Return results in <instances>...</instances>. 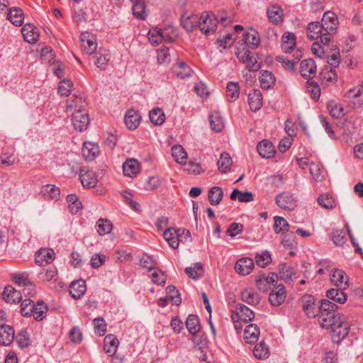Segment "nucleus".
Segmentation results:
<instances>
[{
	"label": "nucleus",
	"instance_id": "1",
	"mask_svg": "<svg viewBox=\"0 0 363 363\" xmlns=\"http://www.w3.org/2000/svg\"><path fill=\"white\" fill-rule=\"evenodd\" d=\"M84 103V101L82 97H76L72 104H67V109H76L75 113L72 115V123L74 129L79 132L85 130L89 123L88 114L85 112L84 113L82 110Z\"/></svg>",
	"mask_w": 363,
	"mask_h": 363
},
{
	"label": "nucleus",
	"instance_id": "2",
	"mask_svg": "<svg viewBox=\"0 0 363 363\" xmlns=\"http://www.w3.org/2000/svg\"><path fill=\"white\" fill-rule=\"evenodd\" d=\"M48 306L43 301H38L34 303L33 301L26 298L21 303V313L23 316L33 315V318H42L45 316Z\"/></svg>",
	"mask_w": 363,
	"mask_h": 363
},
{
	"label": "nucleus",
	"instance_id": "3",
	"mask_svg": "<svg viewBox=\"0 0 363 363\" xmlns=\"http://www.w3.org/2000/svg\"><path fill=\"white\" fill-rule=\"evenodd\" d=\"M300 306L308 318H318L319 314L318 311V306L315 302V298L309 294H306L300 299Z\"/></svg>",
	"mask_w": 363,
	"mask_h": 363
},
{
	"label": "nucleus",
	"instance_id": "4",
	"mask_svg": "<svg viewBox=\"0 0 363 363\" xmlns=\"http://www.w3.org/2000/svg\"><path fill=\"white\" fill-rule=\"evenodd\" d=\"M218 22L213 14L203 13L199 17V28L204 34H209L216 30Z\"/></svg>",
	"mask_w": 363,
	"mask_h": 363
},
{
	"label": "nucleus",
	"instance_id": "5",
	"mask_svg": "<svg viewBox=\"0 0 363 363\" xmlns=\"http://www.w3.org/2000/svg\"><path fill=\"white\" fill-rule=\"evenodd\" d=\"M320 26L324 32L335 33L338 26L337 15L332 11H326L322 18Z\"/></svg>",
	"mask_w": 363,
	"mask_h": 363
},
{
	"label": "nucleus",
	"instance_id": "6",
	"mask_svg": "<svg viewBox=\"0 0 363 363\" xmlns=\"http://www.w3.org/2000/svg\"><path fill=\"white\" fill-rule=\"evenodd\" d=\"M79 179L84 187L94 188L97 184L95 172L89 167H82L79 172Z\"/></svg>",
	"mask_w": 363,
	"mask_h": 363
},
{
	"label": "nucleus",
	"instance_id": "7",
	"mask_svg": "<svg viewBox=\"0 0 363 363\" xmlns=\"http://www.w3.org/2000/svg\"><path fill=\"white\" fill-rule=\"evenodd\" d=\"M296 197L294 194L283 192L276 197L277 204L283 209L293 210L296 206Z\"/></svg>",
	"mask_w": 363,
	"mask_h": 363
},
{
	"label": "nucleus",
	"instance_id": "8",
	"mask_svg": "<svg viewBox=\"0 0 363 363\" xmlns=\"http://www.w3.org/2000/svg\"><path fill=\"white\" fill-rule=\"evenodd\" d=\"M81 46L86 54H93L97 48L96 38L88 32L82 33L80 36Z\"/></svg>",
	"mask_w": 363,
	"mask_h": 363
},
{
	"label": "nucleus",
	"instance_id": "9",
	"mask_svg": "<svg viewBox=\"0 0 363 363\" xmlns=\"http://www.w3.org/2000/svg\"><path fill=\"white\" fill-rule=\"evenodd\" d=\"M55 252L50 248H41L35 254V262L40 266L51 263L54 259Z\"/></svg>",
	"mask_w": 363,
	"mask_h": 363
},
{
	"label": "nucleus",
	"instance_id": "10",
	"mask_svg": "<svg viewBox=\"0 0 363 363\" xmlns=\"http://www.w3.org/2000/svg\"><path fill=\"white\" fill-rule=\"evenodd\" d=\"M286 298V291L283 285L279 284L272 289L269 296V301L272 306L281 305Z\"/></svg>",
	"mask_w": 363,
	"mask_h": 363
},
{
	"label": "nucleus",
	"instance_id": "11",
	"mask_svg": "<svg viewBox=\"0 0 363 363\" xmlns=\"http://www.w3.org/2000/svg\"><path fill=\"white\" fill-rule=\"evenodd\" d=\"M338 306L328 299H323L318 308L319 316H328L335 318L334 313L337 310Z\"/></svg>",
	"mask_w": 363,
	"mask_h": 363
},
{
	"label": "nucleus",
	"instance_id": "12",
	"mask_svg": "<svg viewBox=\"0 0 363 363\" xmlns=\"http://www.w3.org/2000/svg\"><path fill=\"white\" fill-rule=\"evenodd\" d=\"M141 116L139 112L130 109L126 111L124 122L129 130H135L140 123Z\"/></svg>",
	"mask_w": 363,
	"mask_h": 363
},
{
	"label": "nucleus",
	"instance_id": "13",
	"mask_svg": "<svg viewBox=\"0 0 363 363\" xmlns=\"http://www.w3.org/2000/svg\"><path fill=\"white\" fill-rule=\"evenodd\" d=\"M333 328L332 333L333 337L335 341H339L340 340L344 339L348 334L350 328L349 324L341 319V320L337 321Z\"/></svg>",
	"mask_w": 363,
	"mask_h": 363
},
{
	"label": "nucleus",
	"instance_id": "14",
	"mask_svg": "<svg viewBox=\"0 0 363 363\" xmlns=\"http://www.w3.org/2000/svg\"><path fill=\"white\" fill-rule=\"evenodd\" d=\"M21 33L24 40L29 43H35L38 40V30L31 23L24 25L21 29Z\"/></svg>",
	"mask_w": 363,
	"mask_h": 363
},
{
	"label": "nucleus",
	"instance_id": "15",
	"mask_svg": "<svg viewBox=\"0 0 363 363\" xmlns=\"http://www.w3.org/2000/svg\"><path fill=\"white\" fill-rule=\"evenodd\" d=\"M300 72L306 79L312 78L316 72V65L313 59H306L301 62Z\"/></svg>",
	"mask_w": 363,
	"mask_h": 363
},
{
	"label": "nucleus",
	"instance_id": "16",
	"mask_svg": "<svg viewBox=\"0 0 363 363\" xmlns=\"http://www.w3.org/2000/svg\"><path fill=\"white\" fill-rule=\"evenodd\" d=\"M86 291V284L82 279L74 281L69 285V294L74 299L82 298L85 294Z\"/></svg>",
	"mask_w": 363,
	"mask_h": 363
},
{
	"label": "nucleus",
	"instance_id": "17",
	"mask_svg": "<svg viewBox=\"0 0 363 363\" xmlns=\"http://www.w3.org/2000/svg\"><path fill=\"white\" fill-rule=\"evenodd\" d=\"M94 58V64L101 70H105L111 60V54L108 50L100 48L96 52Z\"/></svg>",
	"mask_w": 363,
	"mask_h": 363
},
{
	"label": "nucleus",
	"instance_id": "18",
	"mask_svg": "<svg viewBox=\"0 0 363 363\" xmlns=\"http://www.w3.org/2000/svg\"><path fill=\"white\" fill-rule=\"evenodd\" d=\"M331 282L339 288L346 289L349 286V279L344 271L335 269L330 278Z\"/></svg>",
	"mask_w": 363,
	"mask_h": 363
},
{
	"label": "nucleus",
	"instance_id": "19",
	"mask_svg": "<svg viewBox=\"0 0 363 363\" xmlns=\"http://www.w3.org/2000/svg\"><path fill=\"white\" fill-rule=\"evenodd\" d=\"M254 267V262L248 257L240 259L235 264V271L241 275H247L250 273Z\"/></svg>",
	"mask_w": 363,
	"mask_h": 363
},
{
	"label": "nucleus",
	"instance_id": "20",
	"mask_svg": "<svg viewBox=\"0 0 363 363\" xmlns=\"http://www.w3.org/2000/svg\"><path fill=\"white\" fill-rule=\"evenodd\" d=\"M257 150L259 155L263 158H272L275 154L274 146L267 140L259 142L257 146Z\"/></svg>",
	"mask_w": 363,
	"mask_h": 363
},
{
	"label": "nucleus",
	"instance_id": "21",
	"mask_svg": "<svg viewBox=\"0 0 363 363\" xmlns=\"http://www.w3.org/2000/svg\"><path fill=\"white\" fill-rule=\"evenodd\" d=\"M267 14L269 21L273 24L278 25L284 21L283 10L277 5H273L268 8Z\"/></svg>",
	"mask_w": 363,
	"mask_h": 363
},
{
	"label": "nucleus",
	"instance_id": "22",
	"mask_svg": "<svg viewBox=\"0 0 363 363\" xmlns=\"http://www.w3.org/2000/svg\"><path fill=\"white\" fill-rule=\"evenodd\" d=\"M14 339V330L11 326L1 325L0 326V343L2 345H10Z\"/></svg>",
	"mask_w": 363,
	"mask_h": 363
},
{
	"label": "nucleus",
	"instance_id": "23",
	"mask_svg": "<svg viewBox=\"0 0 363 363\" xmlns=\"http://www.w3.org/2000/svg\"><path fill=\"white\" fill-rule=\"evenodd\" d=\"M118 345L119 341L116 335L110 334L105 337L104 350L109 356H113L116 354Z\"/></svg>",
	"mask_w": 363,
	"mask_h": 363
},
{
	"label": "nucleus",
	"instance_id": "24",
	"mask_svg": "<svg viewBox=\"0 0 363 363\" xmlns=\"http://www.w3.org/2000/svg\"><path fill=\"white\" fill-rule=\"evenodd\" d=\"M249 106L253 111H257L262 107V95L259 89H253L248 94Z\"/></svg>",
	"mask_w": 363,
	"mask_h": 363
},
{
	"label": "nucleus",
	"instance_id": "25",
	"mask_svg": "<svg viewBox=\"0 0 363 363\" xmlns=\"http://www.w3.org/2000/svg\"><path fill=\"white\" fill-rule=\"evenodd\" d=\"M99 152V146L91 142H85L82 147V155L86 160L91 161L94 160Z\"/></svg>",
	"mask_w": 363,
	"mask_h": 363
},
{
	"label": "nucleus",
	"instance_id": "26",
	"mask_svg": "<svg viewBox=\"0 0 363 363\" xmlns=\"http://www.w3.org/2000/svg\"><path fill=\"white\" fill-rule=\"evenodd\" d=\"M345 289H343V288H338V289H330L327 291L326 292V296L340 304L345 303L347 300V296L344 292Z\"/></svg>",
	"mask_w": 363,
	"mask_h": 363
},
{
	"label": "nucleus",
	"instance_id": "27",
	"mask_svg": "<svg viewBox=\"0 0 363 363\" xmlns=\"http://www.w3.org/2000/svg\"><path fill=\"white\" fill-rule=\"evenodd\" d=\"M7 18L16 26H21L23 23V11L19 7L9 9Z\"/></svg>",
	"mask_w": 363,
	"mask_h": 363
},
{
	"label": "nucleus",
	"instance_id": "28",
	"mask_svg": "<svg viewBox=\"0 0 363 363\" xmlns=\"http://www.w3.org/2000/svg\"><path fill=\"white\" fill-rule=\"evenodd\" d=\"M2 296L7 303H16L21 299V292L11 286H7L4 288Z\"/></svg>",
	"mask_w": 363,
	"mask_h": 363
},
{
	"label": "nucleus",
	"instance_id": "29",
	"mask_svg": "<svg viewBox=\"0 0 363 363\" xmlns=\"http://www.w3.org/2000/svg\"><path fill=\"white\" fill-rule=\"evenodd\" d=\"M181 23L186 31H192L199 24V17L197 15H183L181 18Z\"/></svg>",
	"mask_w": 363,
	"mask_h": 363
},
{
	"label": "nucleus",
	"instance_id": "30",
	"mask_svg": "<svg viewBox=\"0 0 363 363\" xmlns=\"http://www.w3.org/2000/svg\"><path fill=\"white\" fill-rule=\"evenodd\" d=\"M173 70L174 72L177 74V77L180 79L189 77L193 72L191 67L182 61L175 64L173 67Z\"/></svg>",
	"mask_w": 363,
	"mask_h": 363
},
{
	"label": "nucleus",
	"instance_id": "31",
	"mask_svg": "<svg viewBox=\"0 0 363 363\" xmlns=\"http://www.w3.org/2000/svg\"><path fill=\"white\" fill-rule=\"evenodd\" d=\"M243 40L245 46H247L251 49L256 48L260 43V39L257 32L252 29L245 33Z\"/></svg>",
	"mask_w": 363,
	"mask_h": 363
},
{
	"label": "nucleus",
	"instance_id": "32",
	"mask_svg": "<svg viewBox=\"0 0 363 363\" xmlns=\"http://www.w3.org/2000/svg\"><path fill=\"white\" fill-rule=\"evenodd\" d=\"M259 335V329L255 324H250L244 330V337L250 343L255 342Z\"/></svg>",
	"mask_w": 363,
	"mask_h": 363
},
{
	"label": "nucleus",
	"instance_id": "33",
	"mask_svg": "<svg viewBox=\"0 0 363 363\" xmlns=\"http://www.w3.org/2000/svg\"><path fill=\"white\" fill-rule=\"evenodd\" d=\"M296 36L294 33H285L281 38V48L285 52H291L296 46Z\"/></svg>",
	"mask_w": 363,
	"mask_h": 363
},
{
	"label": "nucleus",
	"instance_id": "34",
	"mask_svg": "<svg viewBox=\"0 0 363 363\" xmlns=\"http://www.w3.org/2000/svg\"><path fill=\"white\" fill-rule=\"evenodd\" d=\"M177 233L176 229L173 228L167 229L163 233L164 238L173 249L178 248L179 245V238Z\"/></svg>",
	"mask_w": 363,
	"mask_h": 363
},
{
	"label": "nucleus",
	"instance_id": "35",
	"mask_svg": "<svg viewBox=\"0 0 363 363\" xmlns=\"http://www.w3.org/2000/svg\"><path fill=\"white\" fill-rule=\"evenodd\" d=\"M123 170L125 176L135 175L139 172V163L134 159L127 160L123 164Z\"/></svg>",
	"mask_w": 363,
	"mask_h": 363
},
{
	"label": "nucleus",
	"instance_id": "36",
	"mask_svg": "<svg viewBox=\"0 0 363 363\" xmlns=\"http://www.w3.org/2000/svg\"><path fill=\"white\" fill-rule=\"evenodd\" d=\"M324 32L320 26V23L318 21L311 22L307 27V36L311 40H317L321 33Z\"/></svg>",
	"mask_w": 363,
	"mask_h": 363
},
{
	"label": "nucleus",
	"instance_id": "37",
	"mask_svg": "<svg viewBox=\"0 0 363 363\" xmlns=\"http://www.w3.org/2000/svg\"><path fill=\"white\" fill-rule=\"evenodd\" d=\"M259 82L262 89H267L275 83V78L272 73L267 70L260 72Z\"/></svg>",
	"mask_w": 363,
	"mask_h": 363
},
{
	"label": "nucleus",
	"instance_id": "38",
	"mask_svg": "<svg viewBox=\"0 0 363 363\" xmlns=\"http://www.w3.org/2000/svg\"><path fill=\"white\" fill-rule=\"evenodd\" d=\"M133 13L135 18L140 20H145L147 16L146 5L142 0L133 3Z\"/></svg>",
	"mask_w": 363,
	"mask_h": 363
},
{
	"label": "nucleus",
	"instance_id": "39",
	"mask_svg": "<svg viewBox=\"0 0 363 363\" xmlns=\"http://www.w3.org/2000/svg\"><path fill=\"white\" fill-rule=\"evenodd\" d=\"M150 121L155 125H161L165 121V115L160 108H155L149 113Z\"/></svg>",
	"mask_w": 363,
	"mask_h": 363
},
{
	"label": "nucleus",
	"instance_id": "40",
	"mask_svg": "<svg viewBox=\"0 0 363 363\" xmlns=\"http://www.w3.org/2000/svg\"><path fill=\"white\" fill-rule=\"evenodd\" d=\"M184 271L188 277L193 279L201 278L204 274L203 265L201 263H195L193 267H186Z\"/></svg>",
	"mask_w": 363,
	"mask_h": 363
},
{
	"label": "nucleus",
	"instance_id": "41",
	"mask_svg": "<svg viewBox=\"0 0 363 363\" xmlns=\"http://www.w3.org/2000/svg\"><path fill=\"white\" fill-rule=\"evenodd\" d=\"M210 125L213 130L220 132L223 128V118L218 111L213 112L209 117Z\"/></svg>",
	"mask_w": 363,
	"mask_h": 363
},
{
	"label": "nucleus",
	"instance_id": "42",
	"mask_svg": "<svg viewBox=\"0 0 363 363\" xmlns=\"http://www.w3.org/2000/svg\"><path fill=\"white\" fill-rule=\"evenodd\" d=\"M230 199H238L240 202H250L253 201L254 196L251 192L249 191H240L238 189H234L230 194Z\"/></svg>",
	"mask_w": 363,
	"mask_h": 363
},
{
	"label": "nucleus",
	"instance_id": "43",
	"mask_svg": "<svg viewBox=\"0 0 363 363\" xmlns=\"http://www.w3.org/2000/svg\"><path fill=\"white\" fill-rule=\"evenodd\" d=\"M223 192L220 187L213 186L208 191V200L211 205L218 204L223 199Z\"/></svg>",
	"mask_w": 363,
	"mask_h": 363
},
{
	"label": "nucleus",
	"instance_id": "44",
	"mask_svg": "<svg viewBox=\"0 0 363 363\" xmlns=\"http://www.w3.org/2000/svg\"><path fill=\"white\" fill-rule=\"evenodd\" d=\"M217 164L219 171L222 173H226L230 170L232 165V160L228 153L223 152L220 155Z\"/></svg>",
	"mask_w": 363,
	"mask_h": 363
},
{
	"label": "nucleus",
	"instance_id": "45",
	"mask_svg": "<svg viewBox=\"0 0 363 363\" xmlns=\"http://www.w3.org/2000/svg\"><path fill=\"white\" fill-rule=\"evenodd\" d=\"M172 155L175 161L179 164H185L187 154L181 145H174L172 148Z\"/></svg>",
	"mask_w": 363,
	"mask_h": 363
},
{
	"label": "nucleus",
	"instance_id": "46",
	"mask_svg": "<svg viewBox=\"0 0 363 363\" xmlns=\"http://www.w3.org/2000/svg\"><path fill=\"white\" fill-rule=\"evenodd\" d=\"M96 228L98 233L103 235L111 233L113 225L110 220L100 218L96 224Z\"/></svg>",
	"mask_w": 363,
	"mask_h": 363
},
{
	"label": "nucleus",
	"instance_id": "47",
	"mask_svg": "<svg viewBox=\"0 0 363 363\" xmlns=\"http://www.w3.org/2000/svg\"><path fill=\"white\" fill-rule=\"evenodd\" d=\"M43 195L48 199H57L60 196V189L52 184H47L41 189Z\"/></svg>",
	"mask_w": 363,
	"mask_h": 363
},
{
	"label": "nucleus",
	"instance_id": "48",
	"mask_svg": "<svg viewBox=\"0 0 363 363\" xmlns=\"http://www.w3.org/2000/svg\"><path fill=\"white\" fill-rule=\"evenodd\" d=\"M164 38V30H157V28L151 29L148 33L149 40L153 45H158Z\"/></svg>",
	"mask_w": 363,
	"mask_h": 363
},
{
	"label": "nucleus",
	"instance_id": "49",
	"mask_svg": "<svg viewBox=\"0 0 363 363\" xmlns=\"http://www.w3.org/2000/svg\"><path fill=\"white\" fill-rule=\"evenodd\" d=\"M240 88L238 82H230L227 84L226 95L232 101L236 100L239 97Z\"/></svg>",
	"mask_w": 363,
	"mask_h": 363
},
{
	"label": "nucleus",
	"instance_id": "50",
	"mask_svg": "<svg viewBox=\"0 0 363 363\" xmlns=\"http://www.w3.org/2000/svg\"><path fill=\"white\" fill-rule=\"evenodd\" d=\"M253 354L255 357L264 359L269 357V349L264 342H260L253 349Z\"/></svg>",
	"mask_w": 363,
	"mask_h": 363
},
{
	"label": "nucleus",
	"instance_id": "51",
	"mask_svg": "<svg viewBox=\"0 0 363 363\" xmlns=\"http://www.w3.org/2000/svg\"><path fill=\"white\" fill-rule=\"evenodd\" d=\"M235 313L237 318H255V313L242 303L236 306Z\"/></svg>",
	"mask_w": 363,
	"mask_h": 363
},
{
	"label": "nucleus",
	"instance_id": "52",
	"mask_svg": "<svg viewBox=\"0 0 363 363\" xmlns=\"http://www.w3.org/2000/svg\"><path fill=\"white\" fill-rule=\"evenodd\" d=\"M166 297H168V298L170 299L174 305L178 306L181 303L182 298L180 297V294L174 286H168L166 288Z\"/></svg>",
	"mask_w": 363,
	"mask_h": 363
},
{
	"label": "nucleus",
	"instance_id": "53",
	"mask_svg": "<svg viewBox=\"0 0 363 363\" xmlns=\"http://www.w3.org/2000/svg\"><path fill=\"white\" fill-rule=\"evenodd\" d=\"M73 84L70 80L63 79L60 82L58 93L61 96H68L72 89Z\"/></svg>",
	"mask_w": 363,
	"mask_h": 363
},
{
	"label": "nucleus",
	"instance_id": "54",
	"mask_svg": "<svg viewBox=\"0 0 363 363\" xmlns=\"http://www.w3.org/2000/svg\"><path fill=\"white\" fill-rule=\"evenodd\" d=\"M67 201L69 205V210L72 214H76L82 207V203L75 194H69L67 196Z\"/></svg>",
	"mask_w": 363,
	"mask_h": 363
},
{
	"label": "nucleus",
	"instance_id": "55",
	"mask_svg": "<svg viewBox=\"0 0 363 363\" xmlns=\"http://www.w3.org/2000/svg\"><path fill=\"white\" fill-rule=\"evenodd\" d=\"M242 298L248 304L256 305L259 302V297L257 294L246 290L242 294Z\"/></svg>",
	"mask_w": 363,
	"mask_h": 363
},
{
	"label": "nucleus",
	"instance_id": "56",
	"mask_svg": "<svg viewBox=\"0 0 363 363\" xmlns=\"http://www.w3.org/2000/svg\"><path fill=\"white\" fill-rule=\"evenodd\" d=\"M289 223L284 218L280 216L274 217V228L276 233L279 234L283 231L288 230Z\"/></svg>",
	"mask_w": 363,
	"mask_h": 363
},
{
	"label": "nucleus",
	"instance_id": "57",
	"mask_svg": "<svg viewBox=\"0 0 363 363\" xmlns=\"http://www.w3.org/2000/svg\"><path fill=\"white\" fill-rule=\"evenodd\" d=\"M186 327L191 335H196L201 328L199 319H186Z\"/></svg>",
	"mask_w": 363,
	"mask_h": 363
},
{
	"label": "nucleus",
	"instance_id": "58",
	"mask_svg": "<svg viewBox=\"0 0 363 363\" xmlns=\"http://www.w3.org/2000/svg\"><path fill=\"white\" fill-rule=\"evenodd\" d=\"M16 342L21 348H26L30 345V338L26 330L20 331L16 336Z\"/></svg>",
	"mask_w": 363,
	"mask_h": 363
},
{
	"label": "nucleus",
	"instance_id": "59",
	"mask_svg": "<svg viewBox=\"0 0 363 363\" xmlns=\"http://www.w3.org/2000/svg\"><path fill=\"white\" fill-rule=\"evenodd\" d=\"M94 331L99 336H103L106 332L107 324L105 319H94Z\"/></svg>",
	"mask_w": 363,
	"mask_h": 363
},
{
	"label": "nucleus",
	"instance_id": "60",
	"mask_svg": "<svg viewBox=\"0 0 363 363\" xmlns=\"http://www.w3.org/2000/svg\"><path fill=\"white\" fill-rule=\"evenodd\" d=\"M256 263L261 267H265L272 260L269 252H264L262 254H257L255 257Z\"/></svg>",
	"mask_w": 363,
	"mask_h": 363
},
{
	"label": "nucleus",
	"instance_id": "61",
	"mask_svg": "<svg viewBox=\"0 0 363 363\" xmlns=\"http://www.w3.org/2000/svg\"><path fill=\"white\" fill-rule=\"evenodd\" d=\"M161 184L160 179L157 177H150L144 184V189L147 191H152L157 189Z\"/></svg>",
	"mask_w": 363,
	"mask_h": 363
},
{
	"label": "nucleus",
	"instance_id": "62",
	"mask_svg": "<svg viewBox=\"0 0 363 363\" xmlns=\"http://www.w3.org/2000/svg\"><path fill=\"white\" fill-rule=\"evenodd\" d=\"M332 240L337 246H342L345 242V233L342 230H335L333 233Z\"/></svg>",
	"mask_w": 363,
	"mask_h": 363
},
{
	"label": "nucleus",
	"instance_id": "63",
	"mask_svg": "<svg viewBox=\"0 0 363 363\" xmlns=\"http://www.w3.org/2000/svg\"><path fill=\"white\" fill-rule=\"evenodd\" d=\"M281 244L284 247L290 251V254L294 256L295 252L293 251L297 245V242L294 239L291 238L289 235H285L282 240Z\"/></svg>",
	"mask_w": 363,
	"mask_h": 363
},
{
	"label": "nucleus",
	"instance_id": "64",
	"mask_svg": "<svg viewBox=\"0 0 363 363\" xmlns=\"http://www.w3.org/2000/svg\"><path fill=\"white\" fill-rule=\"evenodd\" d=\"M277 61L281 62L287 69L294 72L295 70V65L299 60V57H296V61H292L284 56H277L276 57Z\"/></svg>",
	"mask_w": 363,
	"mask_h": 363
}]
</instances>
